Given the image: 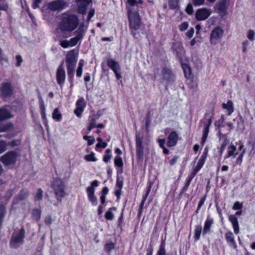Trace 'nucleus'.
Wrapping results in <instances>:
<instances>
[{
	"label": "nucleus",
	"mask_w": 255,
	"mask_h": 255,
	"mask_svg": "<svg viewBox=\"0 0 255 255\" xmlns=\"http://www.w3.org/2000/svg\"><path fill=\"white\" fill-rule=\"evenodd\" d=\"M84 31V25L82 24L74 32V34L76 35L75 37L71 38L70 40H64L61 41L60 45L63 48L75 46L83 38Z\"/></svg>",
	"instance_id": "2"
},
{
	"label": "nucleus",
	"mask_w": 255,
	"mask_h": 255,
	"mask_svg": "<svg viewBox=\"0 0 255 255\" xmlns=\"http://www.w3.org/2000/svg\"><path fill=\"white\" fill-rule=\"evenodd\" d=\"M136 156L138 159L142 158L143 155V147H136Z\"/></svg>",
	"instance_id": "28"
},
{
	"label": "nucleus",
	"mask_w": 255,
	"mask_h": 255,
	"mask_svg": "<svg viewBox=\"0 0 255 255\" xmlns=\"http://www.w3.org/2000/svg\"><path fill=\"white\" fill-rule=\"evenodd\" d=\"M61 114L59 112L58 109H55L52 114L53 118L59 120L61 119Z\"/></svg>",
	"instance_id": "33"
},
{
	"label": "nucleus",
	"mask_w": 255,
	"mask_h": 255,
	"mask_svg": "<svg viewBox=\"0 0 255 255\" xmlns=\"http://www.w3.org/2000/svg\"><path fill=\"white\" fill-rule=\"evenodd\" d=\"M87 192L90 202L93 205H96L98 203V201L97 198L94 195L95 189L93 187H88L87 188Z\"/></svg>",
	"instance_id": "19"
},
{
	"label": "nucleus",
	"mask_w": 255,
	"mask_h": 255,
	"mask_svg": "<svg viewBox=\"0 0 255 255\" xmlns=\"http://www.w3.org/2000/svg\"><path fill=\"white\" fill-rule=\"evenodd\" d=\"M40 108L41 110V112L44 114V112L45 111V108L44 104V102L43 100L42 99V98H40Z\"/></svg>",
	"instance_id": "52"
},
{
	"label": "nucleus",
	"mask_w": 255,
	"mask_h": 255,
	"mask_svg": "<svg viewBox=\"0 0 255 255\" xmlns=\"http://www.w3.org/2000/svg\"><path fill=\"white\" fill-rule=\"evenodd\" d=\"M17 153L14 151H9L1 157V161L5 165H9L15 163Z\"/></svg>",
	"instance_id": "7"
},
{
	"label": "nucleus",
	"mask_w": 255,
	"mask_h": 255,
	"mask_svg": "<svg viewBox=\"0 0 255 255\" xmlns=\"http://www.w3.org/2000/svg\"><path fill=\"white\" fill-rule=\"evenodd\" d=\"M188 27V23L187 22L182 23L180 25V29L181 31H184L187 29Z\"/></svg>",
	"instance_id": "50"
},
{
	"label": "nucleus",
	"mask_w": 255,
	"mask_h": 255,
	"mask_svg": "<svg viewBox=\"0 0 255 255\" xmlns=\"http://www.w3.org/2000/svg\"><path fill=\"white\" fill-rule=\"evenodd\" d=\"M83 111V110L79 109V108H77L75 110L74 113L78 117H80Z\"/></svg>",
	"instance_id": "63"
},
{
	"label": "nucleus",
	"mask_w": 255,
	"mask_h": 255,
	"mask_svg": "<svg viewBox=\"0 0 255 255\" xmlns=\"http://www.w3.org/2000/svg\"><path fill=\"white\" fill-rule=\"evenodd\" d=\"M246 153V149H244L242 153L239 155L237 158L236 163L238 165H241L242 162L243 157Z\"/></svg>",
	"instance_id": "34"
},
{
	"label": "nucleus",
	"mask_w": 255,
	"mask_h": 255,
	"mask_svg": "<svg viewBox=\"0 0 255 255\" xmlns=\"http://www.w3.org/2000/svg\"><path fill=\"white\" fill-rule=\"evenodd\" d=\"M242 208V205L239 202H236L233 206V209L238 210Z\"/></svg>",
	"instance_id": "53"
},
{
	"label": "nucleus",
	"mask_w": 255,
	"mask_h": 255,
	"mask_svg": "<svg viewBox=\"0 0 255 255\" xmlns=\"http://www.w3.org/2000/svg\"><path fill=\"white\" fill-rule=\"evenodd\" d=\"M105 218L108 220H112L114 218V214L111 211H108L106 213Z\"/></svg>",
	"instance_id": "45"
},
{
	"label": "nucleus",
	"mask_w": 255,
	"mask_h": 255,
	"mask_svg": "<svg viewBox=\"0 0 255 255\" xmlns=\"http://www.w3.org/2000/svg\"><path fill=\"white\" fill-rule=\"evenodd\" d=\"M255 36V32L253 30H250L248 33V38L251 40H253Z\"/></svg>",
	"instance_id": "51"
},
{
	"label": "nucleus",
	"mask_w": 255,
	"mask_h": 255,
	"mask_svg": "<svg viewBox=\"0 0 255 255\" xmlns=\"http://www.w3.org/2000/svg\"><path fill=\"white\" fill-rule=\"evenodd\" d=\"M202 230V228L201 225H197L195 228V238L196 240H198L200 238L201 232Z\"/></svg>",
	"instance_id": "29"
},
{
	"label": "nucleus",
	"mask_w": 255,
	"mask_h": 255,
	"mask_svg": "<svg viewBox=\"0 0 255 255\" xmlns=\"http://www.w3.org/2000/svg\"><path fill=\"white\" fill-rule=\"evenodd\" d=\"M41 214V212L40 209H34L32 211V215L33 218L37 221L40 219Z\"/></svg>",
	"instance_id": "26"
},
{
	"label": "nucleus",
	"mask_w": 255,
	"mask_h": 255,
	"mask_svg": "<svg viewBox=\"0 0 255 255\" xmlns=\"http://www.w3.org/2000/svg\"><path fill=\"white\" fill-rule=\"evenodd\" d=\"M16 59L17 60V63L16 64V65L18 67L21 65V63L22 61V59L20 55H17L16 56Z\"/></svg>",
	"instance_id": "56"
},
{
	"label": "nucleus",
	"mask_w": 255,
	"mask_h": 255,
	"mask_svg": "<svg viewBox=\"0 0 255 255\" xmlns=\"http://www.w3.org/2000/svg\"><path fill=\"white\" fill-rule=\"evenodd\" d=\"M67 6V3L63 0H56L47 3L48 9L52 11H60Z\"/></svg>",
	"instance_id": "9"
},
{
	"label": "nucleus",
	"mask_w": 255,
	"mask_h": 255,
	"mask_svg": "<svg viewBox=\"0 0 255 255\" xmlns=\"http://www.w3.org/2000/svg\"><path fill=\"white\" fill-rule=\"evenodd\" d=\"M225 238L227 241L232 245L235 246V241L234 237L232 232H228L225 235Z\"/></svg>",
	"instance_id": "25"
},
{
	"label": "nucleus",
	"mask_w": 255,
	"mask_h": 255,
	"mask_svg": "<svg viewBox=\"0 0 255 255\" xmlns=\"http://www.w3.org/2000/svg\"><path fill=\"white\" fill-rule=\"evenodd\" d=\"M85 159L88 161H95L96 160L94 153L86 155L85 156Z\"/></svg>",
	"instance_id": "40"
},
{
	"label": "nucleus",
	"mask_w": 255,
	"mask_h": 255,
	"mask_svg": "<svg viewBox=\"0 0 255 255\" xmlns=\"http://www.w3.org/2000/svg\"><path fill=\"white\" fill-rule=\"evenodd\" d=\"M2 96L5 98L12 94V90L11 85L8 83H5L3 85L1 88Z\"/></svg>",
	"instance_id": "18"
},
{
	"label": "nucleus",
	"mask_w": 255,
	"mask_h": 255,
	"mask_svg": "<svg viewBox=\"0 0 255 255\" xmlns=\"http://www.w3.org/2000/svg\"><path fill=\"white\" fill-rule=\"evenodd\" d=\"M52 187L58 201L61 202L62 198L66 195L65 185L62 179L56 178L53 180Z\"/></svg>",
	"instance_id": "4"
},
{
	"label": "nucleus",
	"mask_w": 255,
	"mask_h": 255,
	"mask_svg": "<svg viewBox=\"0 0 255 255\" xmlns=\"http://www.w3.org/2000/svg\"><path fill=\"white\" fill-rule=\"evenodd\" d=\"M165 142V140L164 139H158V143L159 144V146L161 147H164V143Z\"/></svg>",
	"instance_id": "64"
},
{
	"label": "nucleus",
	"mask_w": 255,
	"mask_h": 255,
	"mask_svg": "<svg viewBox=\"0 0 255 255\" xmlns=\"http://www.w3.org/2000/svg\"><path fill=\"white\" fill-rule=\"evenodd\" d=\"M107 65L114 71L118 79L122 78L120 66L118 62L112 59H109L107 61Z\"/></svg>",
	"instance_id": "13"
},
{
	"label": "nucleus",
	"mask_w": 255,
	"mask_h": 255,
	"mask_svg": "<svg viewBox=\"0 0 255 255\" xmlns=\"http://www.w3.org/2000/svg\"><path fill=\"white\" fill-rule=\"evenodd\" d=\"M152 184H153L152 182H150L149 183L148 188V189H147V190L146 191V193H145V195L143 197L147 198V196H148V195H149V193L150 192Z\"/></svg>",
	"instance_id": "58"
},
{
	"label": "nucleus",
	"mask_w": 255,
	"mask_h": 255,
	"mask_svg": "<svg viewBox=\"0 0 255 255\" xmlns=\"http://www.w3.org/2000/svg\"><path fill=\"white\" fill-rule=\"evenodd\" d=\"M83 138L85 140H88V145H91L93 144L95 141V139L94 138H92V137L90 136L84 135L83 137Z\"/></svg>",
	"instance_id": "38"
},
{
	"label": "nucleus",
	"mask_w": 255,
	"mask_h": 255,
	"mask_svg": "<svg viewBox=\"0 0 255 255\" xmlns=\"http://www.w3.org/2000/svg\"><path fill=\"white\" fill-rule=\"evenodd\" d=\"M127 8L128 15L139 14V7L136 0H127Z\"/></svg>",
	"instance_id": "12"
},
{
	"label": "nucleus",
	"mask_w": 255,
	"mask_h": 255,
	"mask_svg": "<svg viewBox=\"0 0 255 255\" xmlns=\"http://www.w3.org/2000/svg\"><path fill=\"white\" fill-rule=\"evenodd\" d=\"M129 21V27L131 29V32L133 33L132 30L135 31L138 30L140 26L141 19L139 14L128 15Z\"/></svg>",
	"instance_id": "8"
},
{
	"label": "nucleus",
	"mask_w": 255,
	"mask_h": 255,
	"mask_svg": "<svg viewBox=\"0 0 255 255\" xmlns=\"http://www.w3.org/2000/svg\"><path fill=\"white\" fill-rule=\"evenodd\" d=\"M152 184H153L152 182H150L149 183L148 188V189H147V190L146 191V193H145V195L143 197L147 198V196H148V195H149V193L150 192Z\"/></svg>",
	"instance_id": "59"
},
{
	"label": "nucleus",
	"mask_w": 255,
	"mask_h": 255,
	"mask_svg": "<svg viewBox=\"0 0 255 255\" xmlns=\"http://www.w3.org/2000/svg\"><path fill=\"white\" fill-rule=\"evenodd\" d=\"M28 191L27 190H22L16 197V199L18 201L24 200L28 197Z\"/></svg>",
	"instance_id": "23"
},
{
	"label": "nucleus",
	"mask_w": 255,
	"mask_h": 255,
	"mask_svg": "<svg viewBox=\"0 0 255 255\" xmlns=\"http://www.w3.org/2000/svg\"><path fill=\"white\" fill-rule=\"evenodd\" d=\"M56 80L58 84L62 85L65 80V71L63 64L62 63L58 67L56 72Z\"/></svg>",
	"instance_id": "14"
},
{
	"label": "nucleus",
	"mask_w": 255,
	"mask_h": 255,
	"mask_svg": "<svg viewBox=\"0 0 255 255\" xmlns=\"http://www.w3.org/2000/svg\"><path fill=\"white\" fill-rule=\"evenodd\" d=\"M91 1L92 0H76L79 12L82 14L86 13V7Z\"/></svg>",
	"instance_id": "16"
},
{
	"label": "nucleus",
	"mask_w": 255,
	"mask_h": 255,
	"mask_svg": "<svg viewBox=\"0 0 255 255\" xmlns=\"http://www.w3.org/2000/svg\"><path fill=\"white\" fill-rule=\"evenodd\" d=\"M212 13L210 9L202 8L198 9L195 13V17L198 20H204L207 19Z\"/></svg>",
	"instance_id": "11"
},
{
	"label": "nucleus",
	"mask_w": 255,
	"mask_h": 255,
	"mask_svg": "<svg viewBox=\"0 0 255 255\" xmlns=\"http://www.w3.org/2000/svg\"><path fill=\"white\" fill-rule=\"evenodd\" d=\"M194 33V30L193 28H191L186 33V35L189 38H191L193 35V34Z\"/></svg>",
	"instance_id": "55"
},
{
	"label": "nucleus",
	"mask_w": 255,
	"mask_h": 255,
	"mask_svg": "<svg viewBox=\"0 0 255 255\" xmlns=\"http://www.w3.org/2000/svg\"><path fill=\"white\" fill-rule=\"evenodd\" d=\"M96 121L95 119H92L90 122L89 125L88 127V130L91 131L93 128L96 127Z\"/></svg>",
	"instance_id": "39"
},
{
	"label": "nucleus",
	"mask_w": 255,
	"mask_h": 255,
	"mask_svg": "<svg viewBox=\"0 0 255 255\" xmlns=\"http://www.w3.org/2000/svg\"><path fill=\"white\" fill-rule=\"evenodd\" d=\"M115 164L118 167H123V162L122 158L119 156H116L115 159Z\"/></svg>",
	"instance_id": "35"
},
{
	"label": "nucleus",
	"mask_w": 255,
	"mask_h": 255,
	"mask_svg": "<svg viewBox=\"0 0 255 255\" xmlns=\"http://www.w3.org/2000/svg\"><path fill=\"white\" fill-rule=\"evenodd\" d=\"M52 219L51 216H48L46 218L45 222L47 225H50L52 223Z\"/></svg>",
	"instance_id": "61"
},
{
	"label": "nucleus",
	"mask_w": 255,
	"mask_h": 255,
	"mask_svg": "<svg viewBox=\"0 0 255 255\" xmlns=\"http://www.w3.org/2000/svg\"><path fill=\"white\" fill-rule=\"evenodd\" d=\"M229 143V140L228 139H225L224 141L223 142L221 147V153L223 152L224 150L225 149L226 146Z\"/></svg>",
	"instance_id": "47"
},
{
	"label": "nucleus",
	"mask_w": 255,
	"mask_h": 255,
	"mask_svg": "<svg viewBox=\"0 0 255 255\" xmlns=\"http://www.w3.org/2000/svg\"><path fill=\"white\" fill-rule=\"evenodd\" d=\"M229 4L228 0H220L214 6V10L219 13L221 16L223 17L227 14V9Z\"/></svg>",
	"instance_id": "6"
},
{
	"label": "nucleus",
	"mask_w": 255,
	"mask_h": 255,
	"mask_svg": "<svg viewBox=\"0 0 255 255\" xmlns=\"http://www.w3.org/2000/svg\"><path fill=\"white\" fill-rule=\"evenodd\" d=\"M179 0H170L169 1V6L171 9H176L178 4Z\"/></svg>",
	"instance_id": "30"
},
{
	"label": "nucleus",
	"mask_w": 255,
	"mask_h": 255,
	"mask_svg": "<svg viewBox=\"0 0 255 255\" xmlns=\"http://www.w3.org/2000/svg\"><path fill=\"white\" fill-rule=\"evenodd\" d=\"M79 20L74 15H64L60 23V28L62 31L71 32L78 26Z\"/></svg>",
	"instance_id": "1"
},
{
	"label": "nucleus",
	"mask_w": 255,
	"mask_h": 255,
	"mask_svg": "<svg viewBox=\"0 0 255 255\" xmlns=\"http://www.w3.org/2000/svg\"><path fill=\"white\" fill-rule=\"evenodd\" d=\"M178 134L175 131H172L169 134L167 138V145L169 147L174 146L177 143Z\"/></svg>",
	"instance_id": "15"
},
{
	"label": "nucleus",
	"mask_w": 255,
	"mask_h": 255,
	"mask_svg": "<svg viewBox=\"0 0 255 255\" xmlns=\"http://www.w3.org/2000/svg\"><path fill=\"white\" fill-rule=\"evenodd\" d=\"M12 117L10 113L5 109H0V122L10 118Z\"/></svg>",
	"instance_id": "20"
},
{
	"label": "nucleus",
	"mask_w": 255,
	"mask_h": 255,
	"mask_svg": "<svg viewBox=\"0 0 255 255\" xmlns=\"http://www.w3.org/2000/svg\"><path fill=\"white\" fill-rule=\"evenodd\" d=\"M213 220L211 219H207L206 220L203 229V234H206L210 231V228L213 223Z\"/></svg>",
	"instance_id": "24"
},
{
	"label": "nucleus",
	"mask_w": 255,
	"mask_h": 255,
	"mask_svg": "<svg viewBox=\"0 0 255 255\" xmlns=\"http://www.w3.org/2000/svg\"><path fill=\"white\" fill-rule=\"evenodd\" d=\"M95 13L94 9H92L90 10L88 13L87 20L89 21L90 20L91 18L93 17Z\"/></svg>",
	"instance_id": "57"
},
{
	"label": "nucleus",
	"mask_w": 255,
	"mask_h": 255,
	"mask_svg": "<svg viewBox=\"0 0 255 255\" xmlns=\"http://www.w3.org/2000/svg\"><path fill=\"white\" fill-rule=\"evenodd\" d=\"M41 0H33L32 6L34 8H36L39 6V4L41 3Z\"/></svg>",
	"instance_id": "54"
},
{
	"label": "nucleus",
	"mask_w": 255,
	"mask_h": 255,
	"mask_svg": "<svg viewBox=\"0 0 255 255\" xmlns=\"http://www.w3.org/2000/svg\"><path fill=\"white\" fill-rule=\"evenodd\" d=\"M229 218L230 221L232 223L233 226L238 223L237 218L235 215H230Z\"/></svg>",
	"instance_id": "41"
},
{
	"label": "nucleus",
	"mask_w": 255,
	"mask_h": 255,
	"mask_svg": "<svg viewBox=\"0 0 255 255\" xmlns=\"http://www.w3.org/2000/svg\"><path fill=\"white\" fill-rule=\"evenodd\" d=\"M7 144L3 140L0 141V154L4 152L6 150Z\"/></svg>",
	"instance_id": "36"
},
{
	"label": "nucleus",
	"mask_w": 255,
	"mask_h": 255,
	"mask_svg": "<svg viewBox=\"0 0 255 255\" xmlns=\"http://www.w3.org/2000/svg\"><path fill=\"white\" fill-rule=\"evenodd\" d=\"M7 8L5 0H0V10H6Z\"/></svg>",
	"instance_id": "44"
},
{
	"label": "nucleus",
	"mask_w": 255,
	"mask_h": 255,
	"mask_svg": "<svg viewBox=\"0 0 255 255\" xmlns=\"http://www.w3.org/2000/svg\"><path fill=\"white\" fill-rule=\"evenodd\" d=\"M5 214V208L3 206H0V221H1Z\"/></svg>",
	"instance_id": "49"
},
{
	"label": "nucleus",
	"mask_w": 255,
	"mask_h": 255,
	"mask_svg": "<svg viewBox=\"0 0 255 255\" xmlns=\"http://www.w3.org/2000/svg\"><path fill=\"white\" fill-rule=\"evenodd\" d=\"M77 108H79V109L84 110V108L85 106V104L84 103V100L83 98H81L77 101Z\"/></svg>",
	"instance_id": "31"
},
{
	"label": "nucleus",
	"mask_w": 255,
	"mask_h": 255,
	"mask_svg": "<svg viewBox=\"0 0 255 255\" xmlns=\"http://www.w3.org/2000/svg\"><path fill=\"white\" fill-rule=\"evenodd\" d=\"M157 255H166L165 247L163 245L160 246Z\"/></svg>",
	"instance_id": "43"
},
{
	"label": "nucleus",
	"mask_w": 255,
	"mask_h": 255,
	"mask_svg": "<svg viewBox=\"0 0 255 255\" xmlns=\"http://www.w3.org/2000/svg\"><path fill=\"white\" fill-rule=\"evenodd\" d=\"M224 30L220 26L215 27L211 31L210 35V42L212 45H216L219 43L223 36Z\"/></svg>",
	"instance_id": "5"
},
{
	"label": "nucleus",
	"mask_w": 255,
	"mask_h": 255,
	"mask_svg": "<svg viewBox=\"0 0 255 255\" xmlns=\"http://www.w3.org/2000/svg\"><path fill=\"white\" fill-rule=\"evenodd\" d=\"M115 248V245L114 243H110L106 245L105 249L107 252H110L111 250L114 249Z\"/></svg>",
	"instance_id": "46"
},
{
	"label": "nucleus",
	"mask_w": 255,
	"mask_h": 255,
	"mask_svg": "<svg viewBox=\"0 0 255 255\" xmlns=\"http://www.w3.org/2000/svg\"><path fill=\"white\" fill-rule=\"evenodd\" d=\"M236 146L231 144L228 148L227 154L225 156V158H228L232 156L234 157L235 155L237 154V153H236Z\"/></svg>",
	"instance_id": "21"
},
{
	"label": "nucleus",
	"mask_w": 255,
	"mask_h": 255,
	"mask_svg": "<svg viewBox=\"0 0 255 255\" xmlns=\"http://www.w3.org/2000/svg\"><path fill=\"white\" fill-rule=\"evenodd\" d=\"M204 159H199L197 166L195 167V169L196 171H199V170L201 168L204 163Z\"/></svg>",
	"instance_id": "37"
},
{
	"label": "nucleus",
	"mask_w": 255,
	"mask_h": 255,
	"mask_svg": "<svg viewBox=\"0 0 255 255\" xmlns=\"http://www.w3.org/2000/svg\"><path fill=\"white\" fill-rule=\"evenodd\" d=\"M183 68L184 70V72L185 75V76L187 78H190L191 75V69L190 67H189L187 65H183Z\"/></svg>",
	"instance_id": "32"
},
{
	"label": "nucleus",
	"mask_w": 255,
	"mask_h": 255,
	"mask_svg": "<svg viewBox=\"0 0 255 255\" xmlns=\"http://www.w3.org/2000/svg\"><path fill=\"white\" fill-rule=\"evenodd\" d=\"M222 108L228 110L229 115L234 112L233 103L231 101H228L227 104H222Z\"/></svg>",
	"instance_id": "22"
},
{
	"label": "nucleus",
	"mask_w": 255,
	"mask_h": 255,
	"mask_svg": "<svg viewBox=\"0 0 255 255\" xmlns=\"http://www.w3.org/2000/svg\"><path fill=\"white\" fill-rule=\"evenodd\" d=\"M136 147H143L142 146V137L140 136L139 133H136Z\"/></svg>",
	"instance_id": "27"
},
{
	"label": "nucleus",
	"mask_w": 255,
	"mask_h": 255,
	"mask_svg": "<svg viewBox=\"0 0 255 255\" xmlns=\"http://www.w3.org/2000/svg\"><path fill=\"white\" fill-rule=\"evenodd\" d=\"M193 1L194 5H199L203 4L205 0H193Z\"/></svg>",
	"instance_id": "60"
},
{
	"label": "nucleus",
	"mask_w": 255,
	"mask_h": 255,
	"mask_svg": "<svg viewBox=\"0 0 255 255\" xmlns=\"http://www.w3.org/2000/svg\"><path fill=\"white\" fill-rule=\"evenodd\" d=\"M25 236V231L22 228L20 229L19 233L16 235H13L10 242V246L12 248H16V244L23 242V239Z\"/></svg>",
	"instance_id": "10"
},
{
	"label": "nucleus",
	"mask_w": 255,
	"mask_h": 255,
	"mask_svg": "<svg viewBox=\"0 0 255 255\" xmlns=\"http://www.w3.org/2000/svg\"><path fill=\"white\" fill-rule=\"evenodd\" d=\"M43 198V191L41 189L39 188L38 189L37 192L36 194L35 199L36 200H41Z\"/></svg>",
	"instance_id": "42"
},
{
	"label": "nucleus",
	"mask_w": 255,
	"mask_h": 255,
	"mask_svg": "<svg viewBox=\"0 0 255 255\" xmlns=\"http://www.w3.org/2000/svg\"><path fill=\"white\" fill-rule=\"evenodd\" d=\"M65 62L67 73L70 78L73 77L77 62V55L74 50L69 51L66 56Z\"/></svg>",
	"instance_id": "3"
},
{
	"label": "nucleus",
	"mask_w": 255,
	"mask_h": 255,
	"mask_svg": "<svg viewBox=\"0 0 255 255\" xmlns=\"http://www.w3.org/2000/svg\"><path fill=\"white\" fill-rule=\"evenodd\" d=\"M107 146V143L106 142H102L100 143H98L97 144L96 146L97 147H102L105 148Z\"/></svg>",
	"instance_id": "62"
},
{
	"label": "nucleus",
	"mask_w": 255,
	"mask_h": 255,
	"mask_svg": "<svg viewBox=\"0 0 255 255\" xmlns=\"http://www.w3.org/2000/svg\"><path fill=\"white\" fill-rule=\"evenodd\" d=\"M186 11L187 13L191 14L193 12V6L191 4H188L186 8Z\"/></svg>",
	"instance_id": "48"
},
{
	"label": "nucleus",
	"mask_w": 255,
	"mask_h": 255,
	"mask_svg": "<svg viewBox=\"0 0 255 255\" xmlns=\"http://www.w3.org/2000/svg\"><path fill=\"white\" fill-rule=\"evenodd\" d=\"M212 120L209 119L204 124V130H203V135L202 138L201 143L203 145L206 140L208 133L209 132V127L211 125Z\"/></svg>",
	"instance_id": "17"
}]
</instances>
